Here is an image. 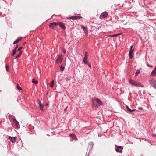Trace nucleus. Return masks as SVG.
Segmentation results:
<instances>
[{"label": "nucleus", "instance_id": "f257e3e1", "mask_svg": "<svg viewBox=\"0 0 156 156\" xmlns=\"http://www.w3.org/2000/svg\"><path fill=\"white\" fill-rule=\"evenodd\" d=\"M129 82L131 85L135 86L140 87H144V85L140 82L133 80L131 79L129 80Z\"/></svg>", "mask_w": 156, "mask_h": 156}, {"label": "nucleus", "instance_id": "f03ea898", "mask_svg": "<svg viewBox=\"0 0 156 156\" xmlns=\"http://www.w3.org/2000/svg\"><path fill=\"white\" fill-rule=\"evenodd\" d=\"M94 144L93 143V142H90L89 143L88 147V148L87 149V150L89 148V154L88 155H89V154L92 151V148L93 147Z\"/></svg>", "mask_w": 156, "mask_h": 156}, {"label": "nucleus", "instance_id": "7ed1b4c3", "mask_svg": "<svg viewBox=\"0 0 156 156\" xmlns=\"http://www.w3.org/2000/svg\"><path fill=\"white\" fill-rule=\"evenodd\" d=\"M149 83L152 87L156 89V80L151 79L149 80Z\"/></svg>", "mask_w": 156, "mask_h": 156}, {"label": "nucleus", "instance_id": "20e7f679", "mask_svg": "<svg viewBox=\"0 0 156 156\" xmlns=\"http://www.w3.org/2000/svg\"><path fill=\"white\" fill-rule=\"evenodd\" d=\"M13 122L15 124V128L16 129H19L20 128V125L16 119V118H13Z\"/></svg>", "mask_w": 156, "mask_h": 156}, {"label": "nucleus", "instance_id": "39448f33", "mask_svg": "<svg viewBox=\"0 0 156 156\" xmlns=\"http://www.w3.org/2000/svg\"><path fill=\"white\" fill-rule=\"evenodd\" d=\"M62 55H59L56 58V63H61L62 60Z\"/></svg>", "mask_w": 156, "mask_h": 156}, {"label": "nucleus", "instance_id": "423d86ee", "mask_svg": "<svg viewBox=\"0 0 156 156\" xmlns=\"http://www.w3.org/2000/svg\"><path fill=\"white\" fill-rule=\"evenodd\" d=\"M108 14L107 12H104L102 13L99 16L100 19H102L104 18H106L108 16Z\"/></svg>", "mask_w": 156, "mask_h": 156}, {"label": "nucleus", "instance_id": "0eeeda50", "mask_svg": "<svg viewBox=\"0 0 156 156\" xmlns=\"http://www.w3.org/2000/svg\"><path fill=\"white\" fill-rule=\"evenodd\" d=\"M17 136H8V139L10 141L13 143L15 142L17 139Z\"/></svg>", "mask_w": 156, "mask_h": 156}, {"label": "nucleus", "instance_id": "6e6552de", "mask_svg": "<svg viewBox=\"0 0 156 156\" xmlns=\"http://www.w3.org/2000/svg\"><path fill=\"white\" fill-rule=\"evenodd\" d=\"M123 147L121 146H118L115 149L117 153H122Z\"/></svg>", "mask_w": 156, "mask_h": 156}, {"label": "nucleus", "instance_id": "1a4fd4ad", "mask_svg": "<svg viewBox=\"0 0 156 156\" xmlns=\"http://www.w3.org/2000/svg\"><path fill=\"white\" fill-rule=\"evenodd\" d=\"M81 28L83 30L85 35L86 36H87L88 35V29H87V27H86L84 26L83 25H81Z\"/></svg>", "mask_w": 156, "mask_h": 156}, {"label": "nucleus", "instance_id": "9d476101", "mask_svg": "<svg viewBox=\"0 0 156 156\" xmlns=\"http://www.w3.org/2000/svg\"><path fill=\"white\" fill-rule=\"evenodd\" d=\"M58 23L56 22H53L50 23L49 25V27L51 28L54 29L55 27L56 26L58 25Z\"/></svg>", "mask_w": 156, "mask_h": 156}, {"label": "nucleus", "instance_id": "9b49d317", "mask_svg": "<svg viewBox=\"0 0 156 156\" xmlns=\"http://www.w3.org/2000/svg\"><path fill=\"white\" fill-rule=\"evenodd\" d=\"M150 75L153 77H154L156 76V66L151 73Z\"/></svg>", "mask_w": 156, "mask_h": 156}, {"label": "nucleus", "instance_id": "f8f14e48", "mask_svg": "<svg viewBox=\"0 0 156 156\" xmlns=\"http://www.w3.org/2000/svg\"><path fill=\"white\" fill-rule=\"evenodd\" d=\"M82 18L81 16H72L69 18L70 19L72 20H76L77 19H79Z\"/></svg>", "mask_w": 156, "mask_h": 156}, {"label": "nucleus", "instance_id": "ddd939ff", "mask_svg": "<svg viewBox=\"0 0 156 156\" xmlns=\"http://www.w3.org/2000/svg\"><path fill=\"white\" fill-rule=\"evenodd\" d=\"M70 136L75 140H77L78 139L76 136V135L73 133H71L69 134Z\"/></svg>", "mask_w": 156, "mask_h": 156}, {"label": "nucleus", "instance_id": "4468645a", "mask_svg": "<svg viewBox=\"0 0 156 156\" xmlns=\"http://www.w3.org/2000/svg\"><path fill=\"white\" fill-rule=\"evenodd\" d=\"M58 24L59 26L62 29H65L66 28L65 26L63 23L62 22H60Z\"/></svg>", "mask_w": 156, "mask_h": 156}, {"label": "nucleus", "instance_id": "2eb2a0df", "mask_svg": "<svg viewBox=\"0 0 156 156\" xmlns=\"http://www.w3.org/2000/svg\"><path fill=\"white\" fill-rule=\"evenodd\" d=\"M21 37H18L17 39L15 41L13 42V44H16L19 42L21 39Z\"/></svg>", "mask_w": 156, "mask_h": 156}, {"label": "nucleus", "instance_id": "dca6fc26", "mask_svg": "<svg viewBox=\"0 0 156 156\" xmlns=\"http://www.w3.org/2000/svg\"><path fill=\"white\" fill-rule=\"evenodd\" d=\"M96 102L99 104V105H102L103 104L102 102L98 98H96Z\"/></svg>", "mask_w": 156, "mask_h": 156}, {"label": "nucleus", "instance_id": "f3484780", "mask_svg": "<svg viewBox=\"0 0 156 156\" xmlns=\"http://www.w3.org/2000/svg\"><path fill=\"white\" fill-rule=\"evenodd\" d=\"M38 101L39 104L40 109L42 111L43 110V106L42 105L41 101L39 100H38Z\"/></svg>", "mask_w": 156, "mask_h": 156}, {"label": "nucleus", "instance_id": "a211bd4d", "mask_svg": "<svg viewBox=\"0 0 156 156\" xmlns=\"http://www.w3.org/2000/svg\"><path fill=\"white\" fill-rule=\"evenodd\" d=\"M133 45H132L130 46L129 49V52L131 53H133L134 51V49H133Z\"/></svg>", "mask_w": 156, "mask_h": 156}, {"label": "nucleus", "instance_id": "6ab92c4d", "mask_svg": "<svg viewBox=\"0 0 156 156\" xmlns=\"http://www.w3.org/2000/svg\"><path fill=\"white\" fill-rule=\"evenodd\" d=\"M87 58H84L83 59V62L85 64L87 63L88 61L87 60Z\"/></svg>", "mask_w": 156, "mask_h": 156}, {"label": "nucleus", "instance_id": "aec40b11", "mask_svg": "<svg viewBox=\"0 0 156 156\" xmlns=\"http://www.w3.org/2000/svg\"><path fill=\"white\" fill-rule=\"evenodd\" d=\"M32 82L34 84H37V80H35L33 78L32 80Z\"/></svg>", "mask_w": 156, "mask_h": 156}, {"label": "nucleus", "instance_id": "412c9836", "mask_svg": "<svg viewBox=\"0 0 156 156\" xmlns=\"http://www.w3.org/2000/svg\"><path fill=\"white\" fill-rule=\"evenodd\" d=\"M140 73V70H137L136 73V75L135 76H136L137 75H138Z\"/></svg>", "mask_w": 156, "mask_h": 156}, {"label": "nucleus", "instance_id": "4be33fe9", "mask_svg": "<svg viewBox=\"0 0 156 156\" xmlns=\"http://www.w3.org/2000/svg\"><path fill=\"white\" fill-rule=\"evenodd\" d=\"M22 51L20 52V53L19 54V55H18L16 57V58H15V59H16V58H20V56L22 54Z\"/></svg>", "mask_w": 156, "mask_h": 156}, {"label": "nucleus", "instance_id": "5701e85b", "mask_svg": "<svg viewBox=\"0 0 156 156\" xmlns=\"http://www.w3.org/2000/svg\"><path fill=\"white\" fill-rule=\"evenodd\" d=\"M126 108L127 110L129 111L130 112L133 111L135 110L134 109L131 110L127 106H126Z\"/></svg>", "mask_w": 156, "mask_h": 156}, {"label": "nucleus", "instance_id": "b1692460", "mask_svg": "<svg viewBox=\"0 0 156 156\" xmlns=\"http://www.w3.org/2000/svg\"><path fill=\"white\" fill-rule=\"evenodd\" d=\"M54 81L53 80V81H52L51 82V84L50 85V87L51 88H53L54 86Z\"/></svg>", "mask_w": 156, "mask_h": 156}, {"label": "nucleus", "instance_id": "393cba45", "mask_svg": "<svg viewBox=\"0 0 156 156\" xmlns=\"http://www.w3.org/2000/svg\"><path fill=\"white\" fill-rule=\"evenodd\" d=\"M133 53H129V57L130 58H133V56L132 55Z\"/></svg>", "mask_w": 156, "mask_h": 156}, {"label": "nucleus", "instance_id": "a878e982", "mask_svg": "<svg viewBox=\"0 0 156 156\" xmlns=\"http://www.w3.org/2000/svg\"><path fill=\"white\" fill-rule=\"evenodd\" d=\"M17 88L19 90H22V88L19 86V85L17 84Z\"/></svg>", "mask_w": 156, "mask_h": 156}, {"label": "nucleus", "instance_id": "bb28decb", "mask_svg": "<svg viewBox=\"0 0 156 156\" xmlns=\"http://www.w3.org/2000/svg\"><path fill=\"white\" fill-rule=\"evenodd\" d=\"M84 55H85V56L84 57V58H87L88 57V54L87 52H86L85 53Z\"/></svg>", "mask_w": 156, "mask_h": 156}, {"label": "nucleus", "instance_id": "cd10ccee", "mask_svg": "<svg viewBox=\"0 0 156 156\" xmlns=\"http://www.w3.org/2000/svg\"><path fill=\"white\" fill-rule=\"evenodd\" d=\"M6 69V71H8L9 70V67L7 64H6L5 66Z\"/></svg>", "mask_w": 156, "mask_h": 156}, {"label": "nucleus", "instance_id": "c85d7f7f", "mask_svg": "<svg viewBox=\"0 0 156 156\" xmlns=\"http://www.w3.org/2000/svg\"><path fill=\"white\" fill-rule=\"evenodd\" d=\"M16 52V50H14L13 51L12 55L14 56Z\"/></svg>", "mask_w": 156, "mask_h": 156}, {"label": "nucleus", "instance_id": "c756f323", "mask_svg": "<svg viewBox=\"0 0 156 156\" xmlns=\"http://www.w3.org/2000/svg\"><path fill=\"white\" fill-rule=\"evenodd\" d=\"M60 69H61V71H63L64 70V67L62 66H60Z\"/></svg>", "mask_w": 156, "mask_h": 156}, {"label": "nucleus", "instance_id": "7c9ffc66", "mask_svg": "<svg viewBox=\"0 0 156 156\" xmlns=\"http://www.w3.org/2000/svg\"><path fill=\"white\" fill-rule=\"evenodd\" d=\"M22 49V47H20L18 49V51H20Z\"/></svg>", "mask_w": 156, "mask_h": 156}, {"label": "nucleus", "instance_id": "2f4dec72", "mask_svg": "<svg viewBox=\"0 0 156 156\" xmlns=\"http://www.w3.org/2000/svg\"><path fill=\"white\" fill-rule=\"evenodd\" d=\"M119 35V34H115V35H112L111 36V37H116Z\"/></svg>", "mask_w": 156, "mask_h": 156}, {"label": "nucleus", "instance_id": "473e14b6", "mask_svg": "<svg viewBox=\"0 0 156 156\" xmlns=\"http://www.w3.org/2000/svg\"><path fill=\"white\" fill-rule=\"evenodd\" d=\"M152 136L156 137V134H153Z\"/></svg>", "mask_w": 156, "mask_h": 156}, {"label": "nucleus", "instance_id": "72a5a7b5", "mask_svg": "<svg viewBox=\"0 0 156 156\" xmlns=\"http://www.w3.org/2000/svg\"><path fill=\"white\" fill-rule=\"evenodd\" d=\"M147 66L149 67H153V66H151L149 65L148 64H147Z\"/></svg>", "mask_w": 156, "mask_h": 156}, {"label": "nucleus", "instance_id": "f704fd0d", "mask_svg": "<svg viewBox=\"0 0 156 156\" xmlns=\"http://www.w3.org/2000/svg\"><path fill=\"white\" fill-rule=\"evenodd\" d=\"M62 51L64 53H66V51L65 49H63Z\"/></svg>", "mask_w": 156, "mask_h": 156}, {"label": "nucleus", "instance_id": "c9c22d12", "mask_svg": "<svg viewBox=\"0 0 156 156\" xmlns=\"http://www.w3.org/2000/svg\"><path fill=\"white\" fill-rule=\"evenodd\" d=\"M87 64H88V66L90 67H91V64H90V63H87Z\"/></svg>", "mask_w": 156, "mask_h": 156}, {"label": "nucleus", "instance_id": "e433bc0d", "mask_svg": "<svg viewBox=\"0 0 156 156\" xmlns=\"http://www.w3.org/2000/svg\"><path fill=\"white\" fill-rule=\"evenodd\" d=\"M18 48V45H17L15 48V49L14 50H16V49H17V48Z\"/></svg>", "mask_w": 156, "mask_h": 156}, {"label": "nucleus", "instance_id": "4c0bfd02", "mask_svg": "<svg viewBox=\"0 0 156 156\" xmlns=\"http://www.w3.org/2000/svg\"><path fill=\"white\" fill-rule=\"evenodd\" d=\"M67 107H66V108H65V109H64L65 111V112L66 111L67 108Z\"/></svg>", "mask_w": 156, "mask_h": 156}, {"label": "nucleus", "instance_id": "58836bf2", "mask_svg": "<svg viewBox=\"0 0 156 156\" xmlns=\"http://www.w3.org/2000/svg\"><path fill=\"white\" fill-rule=\"evenodd\" d=\"M121 34H121V33H119V34H119V35H121Z\"/></svg>", "mask_w": 156, "mask_h": 156}, {"label": "nucleus", "instance_id": "ea45409f", "mask_svg": "<svg viewBox=\"0 0 156 156\" xmlns=\"http://www.w3.org/2000/svg\"><path fill=\"white\" fill-rule=\"evenodd\" d=\"M48 103H47V104H46V105H47V106H48Z\"/></svg>", "mask_w": 156, "mask_h": 156}, {"label": "nucleus", "instance_id": "a19ab883", "mask_svg": "<svg viewBox=\"0 0 156 156\" xmlns=\"http://www.w3.org/2000/svg\"><path fill=\"white\" fill-rule=\"evenodd\" d=\"M101 118L102 119H104V118H103V117Z\"/></svg>", "mask_w": 156, "mask_h": 156}, {"label": "nucleus", "instance_id": "79ce46f5", "mask_svg": "<svg viewBox=\"0 0 156 156\" xmlns=\"http://www.w3.org/2000/svg\"><path fill=\"white\" fill-rule=\"evenodd\" d=\"M140 109H142L141 108H140Z\"/></svg>", "mask_w": 156, "mask_h": 156}, {"label": "nucleus", "instance_id": "37998d69", "mask_svg": "<svg viewBox=\"0 0 156 156\" xmlns=\"http://www.w3.org/2000/svg\"><path fill=\"white\" fill-rule=\"evenodd\" d=\"M87 156H88V155Z\"/></svg>", "mask_w": 156, "mask_h": 156}]
</instances>
